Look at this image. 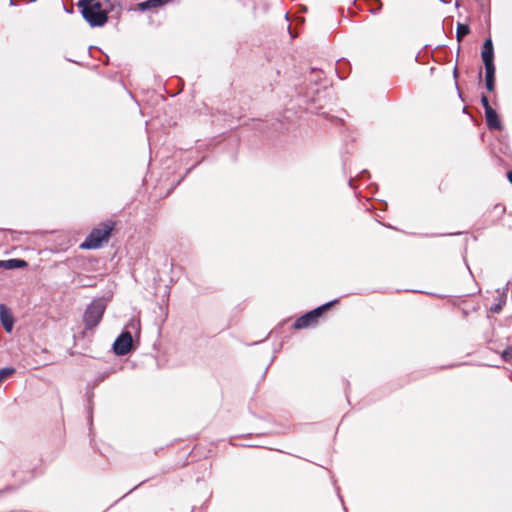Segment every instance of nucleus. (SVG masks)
<instances>
[{"mask_svg":"<svg viewBox=\"0 0 512 512\" xmlns=\"http://www.w3.org/2000/svg\"><path fill=\"white\" fill-rule=\"evenodd\" d=\"M78 6L82 10L83 17L92 27L103 26L110 12H116L117 16L121 13L120 4L110 0H80Z\"/></svg>","mask_w":512,"mask_h":512,"instance_id":"obj_1","label":"nucleus"},{"mask_svg":"<svg viewBox=\"0 0 512 512\" xmlns=\"http://www.w3.org/2000/svg\"><path fill=\"white\" fill-rule=\"evenodd\" d=\"M112 231V226L109 224H102L93 229L83 243L80 244L81 249H97L102 246L104 242L109 240Z\"/></svg>","mask_w":512,"mask_h":512,"instance_id":"obj_2","label":"nucleus"},{"mask_svg":"<svg viewBox=\"0 0 512 512\" xmlns=\"http://www.w3.org/2000/svg\"><path fill=\"white\" fill-rule=\"evenodd\" d=\"M105 311V305L101 301L91 303L84 315V321L87 327L93 328L97 326L102 319Z\"/></svg>","mask_w":512,"mask_h":512,"instance_id":"obj_3","label":"nucleus"},{"mask_svg":"<svg viewBox=\"0 0 512 512\" xmlns=\"http://www.w3.org/2000/svg\"><path fill=\"white\" fill-rule=\"evenodd\" d=\"M333 302H329L321 307H318L312 311H310L309 313H307L306 315L300 317L299 319H297V321L295 322V328L297 329H300V328H305V327H308L310 324H312L313 322L316 321V319L322 314V312L324 310H326L329 306L332 305Z\"/></svg>","mask_w":512,"mask_h":512,"instance_id":"obj_4","label":"nucleus"},{"mask_svg":"<svg viewBox=\"0 0 512 512\" xmlns=\"http://www.w3.org/2000/svg\"><path fill=\"white\" fill-rule=\"evenodd\" d=\"M132 336L130 332H123L114 342L113 349L117 355H126L132 349Z\"/></svg>","mask_w":512,"mask_h":512,"instance_id":"obj_5","label":"nucleus"},{"mask_svg":"<svg viewBox=\"0 0 512 512\" xmlns=\"http://www.w3.org/2000/svg\"><path fill=\"white\" fill-rule=\"evenodd\" d=\"M0 321L6 332L10 333L14 326V317L4 304H0Z\"/></svg>","mask_w":512,"mask_h":512,"instance_id":"obj_6","label":"nucleus"},{"mask_svg":"<svg viewBox=\"0 0 512 512\" xmlns=\"http://www.w3.org/2000/svg\"><path fill=\"white\" fill-rule=\"evenodd\" d=\"M481 56L485 65L493 64L494 52L492 40L490 38L486 39L484 42Z\"/></svg>","mask_w":512,"mask_h":512,"instance_id":"obj_7","label":"nucleus"},{"mask_svg":"<svg viewBox=\"0 0 512 512\" xmlns=\"http://www.w3.org/2000/svg\"><path fill=\"white\" fill-rule=\"evenodd\" d=\"M26 266L27 262L21 259L0 260V268L8 270L24 268Z\"/></svg>","mask_w":512,"mask_h":512,"instance_id":"obj_8","label":"nucleus"},{"mask_svg":"<svg viewBox=\"0 0 512 512\" xmlns=\"http://www.w3.org/2000/svg\"><path fill=\"white\" fill-rule=\"evenodd\" d=\"M485 116L489 128L499 129L501 127L498 115L493 108L487 109V111H485Z\"/></svg>","mask_w":512,"mask_h":512,"instance_id":"obj_9","label":"nucleus"},{"mask_svg":"<svg viewBox=\"0 0 512 512\" xmlns=\"http://www.w3.org/2000/svg\"><path fill=\"white\" fill-rule=\"evenodd\" d=\"M485 70H486V88L489 91H493V89H494V74H495L494 64L485 65Z\"/></svg>","mask_w":512,"mask_h":512,"instance_id":"obj_10","label":"nucleus"},{"mask_svg":"<svg viewBox=\"0 0 512 512\" xmlns=\"http://www.w3.org/2000/svg\"><path fill=\"white\" fill-rule=\"evenodd\" d=\"M165 2H166V0H148V1L140 3L138 6H139L140 10H146L149 8L161 6Z\"/></svg>","mask_w":512,"mask_h":512,"instance_id":"obj_11","label":"nucleus"},{"mask_svg":"<svg viewBox=\"0 0 512 512\" xmlns=\"http://www.w3.org/2000/svg\"><path fill=\"white\" fill-rule=\"evenodd\" d=\"M469 32H470V29H469L468 25L458 24L457 25V33H456L458 42H460L464 36L468 35Z\"/></svg>","mask_w":512,"mask_h":512,"instance_id":"obj_12","label":"nucleus"},{"mask_svg":"<svg viewBox=\"0 0 512 512\" xmlns=\"http://www.w3.org/2000/svg\"><path fill=\"white\" fill-rule=\"evenodd\" d=\"M15 372V369L13 367H5L0 369V383L3 382L5 379L13 375Z\"/></svg>","mask_w":512,"mask_h":512,"instance_id":"obj_13","label":"nucleus"},{"mask_svg":"<svg viewBox=\"0 0 512 512\" xmlns=\"http://www.w3.org/2000/svg\"><path fill=\"white\" fill-rule=\"evenodd\" d=\"M19 489L18 485H6L4 488L0 489V498L6 494L14 493Z\"/></svg>","mask_w":512,"mask_h":512,"instance_id":"obj_14","label":"nucleus"},{"mask_svg":"<svg viewBox=\"0 0 512 512\" xmlns=\"http://www.w3.org/2000/svg\"><path fill=\"white\" fill-rule=\"evenodd\" d=\"M332 483H333V488H334V490H335V492L337 494V497H338V499L340 500V502L342 504L344 512H348V509H347V507L345 505L343 496L341 495L340 488H339V486L336 485L337 482H332Z\"/></svg>","mask_w":512,"mask_h":512,"instance_id":"obj_15","label":"nucleus"},{"mask_svg":"<svg viewBox=\"0 0 512 512\" xmlns=\"http://www.w3.org/2000/svg\"><path fill=\"white\" fill-rule=\"evenodd\" d=\"M504 303H505V298L501 297L500 301L491 307V311H493L495 313H499L501 311Z\"/></svg>","mask_w":512,"mask_h":512,"instance_id":"obj_16","label":"nucleus"},{"mask_svg":"<svg viewBox=\"0 0 512 512\" xmlns=\"http://www.w3.org/2000/svg\"><path fill=\"white\" fill-rule=\"evenodd\" d=\"M144 482H139V484L135 485L134 487H132L131 489H129L126 493H124L119 499H117L115 501V503L119 502L121 499H123L124 497H126L127 495L131 494L132 492L136 491L140 486L141 484H143Z\"/></svg>","mask_w":512,"mask_h":512,"instance_id":"obj_17","label":"nucleus"},{"mask_svg":"<svg viewBox=\"0 0 512 512\" xmlns=\"http://www.w3.org/2000/svg\"><path fill=\"white\" fill-rule=\"evenodd\" d=\"M212 496V492H210V495L208 497V499L201 505V507L198 509V512H206L207 510V507H208V501L210 499V497Z\"/></svg>","mask_w":512,"mask_h":512,"instance_id":"obj_18","label":"nucleus"},{"mask_svg":"<svg viewBox=\"0 0 512 512\" xmlns=\"http://www.w3.org/2000/svg\"><path fill=\"white\" fill-rule=\"evenodd\" d=\"M481 102L483 104L485 111H487V109H492V107L489 105L488 98L486 96H482Z\"/></svg>","mask_w":512,"mask_h":512,"instance_id":"obj_19","label":"nucleus"},{"mask_svg":"<svg viewBox=\"0 0 512 512\" xmlns=\"http://www.w3.org/2000/svg\"><path fill=\"white\" fill-rule=\"evenodd\" d=\"M503 357H504V359H506V360H507V359H509L510 357H512V351H509V350L505 351V352L503 353Z\"/></svg>","mask_w":512,"mask_h":512,"instance_id":"obj_20","label":"nucleus"},{"mask_svg":"<svg viewBox=\"0 0 512 512\" xmlns=\"http://www.w3.org/2000/svg\"><path fill=\"white\" fill-rule=\"evenodd\" d=\"M508 180L512 183V171H509L507 174Z\"/></svg>","mask_w":512,"mask_h":512,"instance_id":"obj_21","label":"nucleus"},{"mask_svg":"<svg viewBox=\"0 0 512 512\" xmlns=\"http://www.w3.org/2000/svg\"><path fill=\"white\" fill-rule=\"evenodd\" d=\"M195 511H196V508H195V507H193V509H192V511H191V512H195Z\"/></svg>","mask_w":512,"mask_h":512,"instance_id":"obj_22","label":"nucleus"},{"mask_svg":"<svg viewBox=\"0 0 512 512\" xmlns=\"http://www.w3.org/2000/svg\"><path fill=\"white\" fill-rule=\"evenodd\" d=\"M20 512H29V511H27V510H20Z\"/></svg>","mask_w":512,"mask_h":512,"instance_id":"obj_23","label":"nucleus"}]
</instances>
